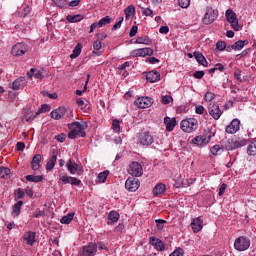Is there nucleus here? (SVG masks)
<instances>
[{
	"label": "nucleus",
	"mask_w": 256,
	"mask_h": 256,
	"mask_svg": "<svg viewBox=\"0 0 256 256\" xmlns=\"http://www.w3.org/2000/svg\"><path fill=\"white\" fill-rule=\"evenodd\" d=\"M251 247V240L245 236L238 237L234 242V248L236 251H247Z\"/></svg>",
	"instance_id": "nucleus-6"
},
{
	"label": "nucleus",
	"mask_w": 256,
	"mask_h": 256,
	"mask_svg": "<svg viewBox=\"0 0 256 256\" xmlns=\"http://www.w3.org/2000/svg\"><path fill=\"white\" fill-rule=\"evenodd\" d=\"M131 57H151L153 55V49L146 48H138L130 52Z\"/></svg>",
	"instance_id": "nucleus-13"
},
{
	"label": "nucleus",
	"mask_w": 256,
	"mask_h": 256,
	"mask_svg": "<svg viewBox=\"0 0 256 256\" xmlns=\"http://www.w3.org/2000/svg\"><path fill=\"white\" fill-rule=\"evenodd\" d=\"M66 167L70 173V175H75V173H77V175L79 177H81V175H83L84 170L82 166H79V164L75 161H73L72 159H69L66 163Z\"/></svg>",
	"instance_id": "nucleus-8"
},
{
	"label": "nucleus",
	"mask_w": 256,
	"mask_h": 256,
	"mask_svg": "<svg viewBox=\"0 0 256 256\" xmlns=\"http://www.w3.org/2000/svg\"><path fill=\"white\" fill-rule=\"evenodd\" d=\"M97 255V243L90 242L84 245L78 251V256H96Z\"/></svg>",
	"instance_id": "nucleus-4"
},
{
	"label": "nucleus",
	"mask_w": 256,
	"mask_h": 256,
	"mask_svg": "<svg viewBox=\"0 0 256 256\" xmlns=\"http://www.w3.org/2000/svg\"><path fill=\"white\" fill-rule=\"evenodd\" d=\"M134 105L138 109H149L153 105V99L151 97L143 96L135 100Z\"/></svg>",
	"instance_id": "nucleus-12"
},
{
	"label": "nucleus",
	"mask_w": 256,
	"mask_h": 256,
	"mask_svg": "<svg viewBox=\"0 0 256 256\" xmlns=\"http://www.w3.org/2000/svg\"><path fill=\"white\" fill-rule=\"evenodd\" d=\"M154 141L155 140L153 135H151V132L149 131H141L138 134V143L143 147H149V145H153Z\"/></svg>",
	"instance_id": "nucleus-5"
},
{
	"label": "nucleus",
	"mask_w": 256,
	"mask_h": 256,
	"mask_svg": "<svg viewBox=\"0 0 256 256\" xmlns=\"http://www.w3.org/2000/svg\"><path fill=\"white\" fill-rule=\"evenodd\" d=\"M165 191H166V186H165V184L159 183V184H157V185L154 187V189H153V194H154L155 196H157V195H162V193H165Z\"/></svg>",
	"instance_id": "nucleus-30"
},
{
	"label": "nucleus",
	"mask_w": 256,
	"mask_h": 256,
	"mask_svg": "<svg viewBox=\"0 0 256 256\" xmlns=\"http://www.w3.org/2000/svg\"><path fill=\"white\" fill-rule=\"evenodd\" d=\"M50 107L48 104H43L41 108L36 112V115H40V113H47L49 111Z\"/></svg>",
	"instance_id": "nucleus-54"
},
{
	"label": "nucleus",
	"mask_w": 256,
	"mask_h": 256,
	"mask_svg": "<svg viewBox=\"0 0 256 256\" xmlns=\"http://www.w3.org/2000/svg\"><path fill=\"white\" fill-rule=\"evenodd\" d=\"M215 71L223 72V71H225V66H223V64H221V63H218V64L215 65L214 68H211L209 70V73H215Z\"/></svg>",
	"instance_id": "nucleus-51"
},
{
	"label": "nucleus",
	"mask_w": 256,
	"mask_h": 256,
	"mask_svg": "<svg viewBox=\"0 0 256 256\" xmlns=\"http://www.w3.org/2000/svg\"><path fill=\"white\" fill-rule=\"evenodd\" d=\"M150 245L155 247L157 251H165V243L161 241V239L156 238L155 236L150 237L149 239Z\"/></svg>",
	"instance_id": "nucleus-17"
},
{
	"label": "nucleus",
	"mask_w": 256,
	"mask_h": 256,
	"mask_svg": "<svg viewBox=\"0 0 256 256\" xmlns=\"http://www.w3.org/2000/svg\"><path fill=\"white\" fill-rule=\"evenodd\" d=\"M70 179H71V176L59 174L58 183L59 185H61V183L62 185H68V183H70Z\"/></svg>",
	"instance_id": "nucleus-42"
},
{
	"label": "nucleus",
	"mask_w": 256,
	"mask_h": 256,
	"mask_svg": "<svg viewBox=\"0 0 256 256\" xmlns=\"http://www.w3.org/2000/svg\"><path fill=\"white\" fill-rule=\"evenodd\" d=\"M171 101H173V97L166 95L162 97V103L164 105H169V103H171Z\"/></svg>",
	"instance_id": "nucleus-57"
},
{
	"label": "nucleus",
	"mask_w": 256,
	"mask_h": 256,
	"mask_svg": "<svg viewBox=\"0 0 256 256\" xmlns=\"http://www.w3.org/2000/svg\"><path fill=\"white\" fill-rule=\"evenodd\" d=\"M25 85H27V80L25 79V77H20L12 83V89L14 91H19V89H23Z\"/></svg>",
	"instance_id": "nucleus-21"
},
{
	"label": "nucleus",
	"mask_w": 256,
	"mask_h": 256,
	"mask_svg": "<svg viewBox=\"0 0 256 256\" xmlns=\"http://www.w3.org/2000/svg\"><path fill=\"white\" fill-rule=\"evenodd\" d=\"M205 76V72L203 71H196L194 74H193V77L195 79H203V77Z\"/></svg>",
	"instance_id": "nucleus-62"
},
{
	"label": "nucleus",
	"mask_w": 256,
	"mask_h": 256,
	"mask_svg": "<svg viewBox=\"0 0 256 256\" xmlns=\"http://www.w3.org/2000/svg\"><path fill=\"white\" fill-rule=\"evenodd\" d=\"M183 253L184 252L182 248H177L170 254V256H183Z\"/></svg>",
	"instance_id": "nucleus-60"
},
{
	"label": "nucleus",
	"mask_w": 256,
	"mask_h": 256,
	"mask_svg": "<svg viewBox=\"0 0 256 256\" xmlns=\"http://www.w3.org/2000/svg\"><path fill=\"white\" fill-rule=\"evenodd\" d=\"M139 187H141V182L137 178H128L125 182V189H127V191H130L131 193L137 191Z\"/></svg>",
	"instance_id": "nucleus-14"
},
{
	"label": "nucleus",
	"mask_w": 256,
	"mask_h": 256,
	"mask_svg": "<svg viewBox=\"0 0 256 256\" xmlns=\"http://www.w3.org/2000/svg\"><path fill=\"white\" fill-rule=\"evenodd\" d=\"M9 175H11V170L9 168H0V179H8Z\"/></svg>",
	"instance_id": "nucleus-43"
},
{
	"label": "nucleus",
	"mask_w": 256,
	"mask_h": 256,
	"mask_svg": "<svg viewBox=\"0 0 256 256\" xmlns=\"http://www.w3.org/2000/svg\"><path fill=\"white\" fill-rule=\"evenodd\" d=\"M155 223H156V227H157L158 231H163L167 221L163 220V219H157V220H155Z\"/></svg>",
	"instance_id": "nucleus-47"
},
{
	"label": "nucleus",
	"mask_w": 256,
	"mask_h": 256,
	"mask_svg": "<svg viewBox=\"0 0 256 256\" xmlns=\"http://www.w3.org/2000/svg\"><path fill=\"white\" fill-rule=\"evenodd\" d=\"M208 111H209V115H211V117H213L215 119V121L220 119V117L222 115L221 108H219V104H217L215 102H211L208 105Z\"/></svg>",
	"instance_id": "nucleus-15"
},
{
	"label": "nucleus",
	"mask_w": 256,
	"mask_h": 256,
	"mask_svg": "<svg viewBox=\"0 0 256 256\" xmlns=\"http://www.w3.org/2000/svg\"><path fill=\"white\" fill-rule=\"evenodd\" d=\"M227 47V44L225 43V41H219L216 43V49H218V51H225Z\"/></svg>",
	"instance_id": "nucleus-53"
},
{
	"label": "nucleus",
	"mask_w": 256,
	"mask_h": 256,
	"mask_svg": "<svg viewBox=\"0 0 256 256\" xmlns=\"http://www.w3.org/2000/svg\"><path fill=\"white\" fill-rule=\"evenodd\" d=\"M180 129L184 133H195L199 129V120L196 118H186L180 122Z\"/></svg>",
	"instance_id": "nucleus-2"
},
{
	"label": "nucleus",
	"mask_w": 256,
	"mask_h": 256,
	"mask_svg": "<svg viewBox=\"0 0 256 256\" xmlns=\"http://www.w3.org/2000/svg\"><path fill=\"white\" fill-rule=\"evenodd\" d=\"M224 148L226 151H235L233 139H228L224 144Z\"/></svg>",
	"instance_id": "nucleus-48"
},
{
	"label": "nucleus",
	"mask_w": 256,
	"mask_h": 256,
	"mask_svg": "<svg viewBox=\"0 0 256 256\" xmlns=\"http://www.w3.org/2000/svg\"><path fill=\"white\" fill-rule=\"evenodd\" d=\"M57 165V153H53L52 157L47 161L46 171H53Z\"/></svg>",
	"instance_id": "nucleus-25"
},
{
	"label": "nucleus",
	"mask_w": 256,
	"mask_h": 256,
	"mask_svg": "<svg viewBox=\"0 0 256 256\" xmlns=\"http://www.w3.org/2000/svg\"><path fill=\"white\" fill-rule=\"evenodd\" d=\"M73 217H75V213H69L60 219V223H62V225H69V223L73 221Z\"/></svg>",
	"instance_id": "nucleus-35"
},
{
	"label": "nucleus",
	"mask_w": 256,
	"mask_h": 256,
	"mask_svg": "<svg viewBox=\"0 0 256 256\" xmlns=\"http://www.w3.org/2000/svg\"><path fill=\"white\" fill-rule=\"evenodd\" d=\"M124 13L126 15V19H129V17H133L135 15V6L130 5L125 10Z\"/></svg>",
	"instance_id": "nucleus-44"
},
{
	"label": "nucleus",
	"mask_w": 256,
	"mask_h": 256,
	"mask_svg": "<svg viewBox=\"0 0 256 256\" xmlns=\"http://www.w3.org/2000/svg\"><path fill=\"white\" fill-rule=\"evenodd\" d=\"M142 15L145 17H153V10L149 8H142Z\"/></svg>",
	"instance_id": "nucleus-56"
},
{
	"label": "nucleus",
	"mask_w": 256,
	"mask_h": 256,
	"mask_svg": "<svg viewBox=\"0 0 256 256\" xmlns=\"http://www.w3.org/2000/svg\"><path fill=\"white\" fill-rule=\"evenodd\" d=\"M227 190V184L223 183L220 188H219V192L218 195L221 197L222 195H224L225 191Z\"/></svg>",
	"instance_id": "nucleus-64"
},
{
	"label": "nucleus",
	"mask_w": 256,
	"mask_h": 256,
	"mask_svg": "<svg viewBox=\"0 0 256 256\" xmlns=\"http://www.w3.org/2000/svg\"><path fill=\"white\" fill-rule=\"evenodd\" d=\"M127 172L132 177H141L143 175V166L139 162H131L128 166Z\"/></svg>",
	"instance_id": "nucleus-10"
},
{
	"label": "nucleus",
	"mask_w": 256,
	"mask_h": 256,
	"mask_svg": "<svg viewBox=\"0 0 256 256\" xmlns=\"http://www.w3.org/2000/svg\"><path fill=\"white\" fill-rule=\"evenodd\" d=\"M146 79L149 83H157L161 79V74L158 71H150L146 75Z\"/></svg>",
	"instance_id": "nucleus-23"
},
{
	"label": "nucleus",
	"mask_w": 256,
	"mask_h": 256,
	"mask_svg": "<svg viewBox=\"0 0 256 256\" xmlns=\"http://www.w3.org/2000/svg\"><path fill=\"white\" fill-rule=\"evenodd\" d=\"M190 225L192 227L193 233H199V231L203 229V220H201V218H195Z\"/></svg>",
	"instance_id": "nucleus-24"
},
{
	"label": "nucleus",
	"mask_w": 256,
	"mask_h": 256,
	"mask_svg": "<svg viewBox=\"0 0 256 256\" xmlns=\"http://www.w3.org/2000/svg\"><path fill=\"white\" fill-rule=\"evenodd\" d=\"M224 149L223 147H220L219 144L214 145L211 149L210 152L212 153V155L217 156V155H221V153H223Z\"/></svg>",
	"instance_id": "nucleus-41"
},
{
	"label": "nucleus",
	"mask_w": 256,
	"mask_h": 256,
	"mask_svg": "<svg viewBox=\"0 0 256 256\" xmlns=\"http://www.w3.org/2000/svg\"><path fill=\"white\" fill-rule=\"evenodd\" d=\"M93 47H94L95 51L101 50V47H103L101 40H96L93 44Z\"/></svg>",
	"instance_id": "nucleus-61"
},
{
	"label": "nucleus",
	"mask_w": 256,
	"mask_h": 256,
	"mask_svg": "<svg viewBox=\"0 0 256 256\" xmlns=\"http://www.w3.org/2000/svg\"><path fill=\"white\" fill-rule=\"evenodd\" d=\"M81 49H83V46L78 43L73 49V53L70 55V59H77V57L81 55Z\"/></svg>",
	"instance_id": "nucleus-37"
},
{
	"label": "nucleus",
	"mask_w": 256,
	"mask_h": 256,
	"mask_svg": "<svg viewBox=\"0 0 256 256\" xmlns=\"http://www.w3.org/2000/svg\"><path fill=\"white\" fill-rule=\"evenodd\" d=\"M65 113H67V108L65 107H59L55 110H53L50 115L52 119H55L56 121H59V119H63L65 117Z\"/></svg>",
	"instance_id": "nucleus-18"
},
{
	"label": "nucleus",
	"mask_w": 256,
	"mask_h": 256,
	"mask_svg": "<svg viewBox=\"0 0 256 256\" xmlns=\"http://www.w3.org/2000/svg\"><path fill=\"white\" fill-rule=\"evenodd\" d=\"M76 103H77L78 107H80V109L82 111H84V113H87V111H89V109H91V106L89 104L85 103V101H83L82 98H78L76 100Z\"/></svg>",
	"instance_id": "nucleus-31"
},
{
	"label": "nucleus",
	"mask_w": 256,
	"mask_h": 256,
	"mask_svg": "<svg viewBox=\"0 0 256 256\" xmlns=\"http://www.w3.org/2000/svg\"><path fill=\"white\" fill-rule=\"evenodd\" d=\"M217 17H219V11L215 10L211 6H208L206 8L204 17L202 18V23L204 25H211V23H214L215 21H217Z\"/></svg>",
	"instance_id": "nucleus-3"
},
{
	"label": "nucleus",
	"mask_w": 256,
	"mask_h": 256,
	"mask_svg": "<svg viewBox=\"0 0 256 256\" xmlns=\"http://www.w3.org/2000/svg\"><path fill=\"white\" fill-rule=\"evenodd\" d=\"M111 24V17L105 16L104 18H101L98 22V27H105V25Z\"/></svg>",
	"instance_id": "nucleus-46"
},
{
	"label": "nucleus",
	"mask_w": 256,
	"mask_h": 256,
	"mask_svg": "<svg viewBox=\"0 0 256 256\" xmlns=\"http://www.w3.org/2000/svg\"><path fill=\"white\" fill-rule=\"evenodd\" d=\"M112 129L115 133H120L121 131V125L119 120H113L112 122Z\"/></svg>",
	"instance_id": "nucleus-49"
},
{
	"label": "nucleus",
	"mask_w": 256,
	"mask_h": 256,
	"mask_svg": "<svg viewBox=\"0 0 256 256\" xmlns=\"http://www.w3.org/2000/svg\"><path fill=\"white\" fill-rule=\"evenodd\" d=\"M36 235L37 234L35 232L28 231L24 234L23 239L24 241H26L27 245H30V247H33V245L35 244V241H37L35 239Z\"/></svg>",
	"instance_id": "nucleus-19"
},
{
	"label": "nucleus",
	"mask_w": 256,
	"mask_h": 256,
	"mask_svg": "<svg viewBox=\"0 0 256 256\" xmlns=\"http://www.w3.org/2000/svg\"><path fill=\"white\" fill-rule=\"evenodd\" d=\"M233 45H234V51H241V49H243V47H245V45H249V41L248 40H238Z\"/></svg>",
	"instance_id": "nucleus-34"
},
{
	"label": "nucleus",
	"mask_w": 256,
	"mask_h": 256,
	"mask_svg": "<svg viewBox=\"0 0 256 256\" xmlns=\"http://www.w3.org/2000/svg\"><path fill=\"white\" fill-rule=\"evenodd\" d=\"M69 183H70V185H74L76 187H79V185H81V180L70 176V182Z\"/></svg>",
	"instance_id": "nucleus-55"
},
{
	"label": "nucleus",
	"mask_w": 256,
	"mask_h": 256,
	"mask_svg": "<svg viewBox=\"0 0 256 256\" xmlns=\"http://www.w3.org/2000/svg\"><path fill=\"white\" fill-rule=\"evenodd\" d=\"M31 12V8H29V5L24 4L22 7L19 8L18 10V15L19 17H27L29 13Z\"/></svg>",
	"instance_id": "nucleus-29"
},
{
	"label": "nucleus",
	"mask_w": 256,
	"mask_h": 256,
	"mask_svg": "<svg viewBox=\"0 0 256 256\" xmlns=\"http://www.w3.org/2000/svg\"><path fill=\"white\" fill-rule=\"evenodd\" d=\"M247 153L250 156L256 155V138L250 142L247 148Z\"/></svg>",
	"instance_id": "nucleus-36"
},
{
	"label": "nucleus",
	"mask_w": 256,
	"mask_h": 256,
	"mask_svg": "<svg viewBox=\"0 0 256 256\" xmlns=\"http://www.w3.org/2000/svg\"><path fill=\"white\" fill-rule=\"evenodd\" d=\"M194 57H195L197 63H199L200 65H203V67H207L208 62H207V59H205V56H203V53H201L199 51H195Z\"/></svg>",
	"instance_id": "nucleus-26"
},
{
	"label": "nucleus",
	"mask_w": 256,
	"mask_h": 256,
	"mask_svg": "<svg viewBox=\"0 0 256 256\" xmlns=\"http://www.w3.org/2000/svg\"><path fill=\"white\" fill-rule=\"evenodd\" d=\"M21 207H23V201L19 200L12 207V217H19L21 215Z\"/></svg>",
	"instance_id": "nucleus-27"
},
{
	"label": "nucleus",
	"mask_w": 256,
	"mask_h": 256,
	"mask_svg": "<svg viewBox=\"0 0 256 256\" xmlns=\"http://www.w3.org/2000/svg\"><path fill=\"white\" fill-rule=\"evenodd\" d=\"M32 171H39L41 169V154H36L33 156L31 161Z\"/></svg>",
	"instance_id": "nucleus-22"
},
{
	"label": "nucleus",
	"mask_w": 256,
	"mask_h": 256,
	"mask_svg": "<svg viewBox=\"0 0 256 256\" xmlns=\"http://www.w3.org/2000/svg\"><path fill=\"white\" fill-rule=\"evenodd\" d=\"M210 142L211 134L199 135L192 139L193 145H197L198 147H205V145H209Z\"/></svg>",
	"instance_id": "nucleus-11"
},
{
	"label": "nucleus",
	"mask_w": 256,
	"mask_h": 256,
	"mask_svg": "<svg viewBox=\"0 0 256 256\" xmlns=\"http://www.w3.org/2000/svg\"><path fill=\"white\" fill-rule=\"evenodd\" d=\"M178 5L182 9H187L191 5V0H178Z\"/></svg>",
	"instance_id": "nucleus-50"
},
{
	"label": "nucleus",
	"mask_w": 256,
	"mask_h": 256,
	"mask_svg": "<svg viewBox=\"0 0 256 256\" xmlns=\"http://www.w3.org/2000/svg\"><path fill=\"white\" fill-rule=\"evenodd\" d=\"M226 19L234 31H239L241 29V26H239V19H237V14L232 9H228L226 11Z\"/></svg>",
	"instance_id": "nucleus-7"
},
{
	"label": "nucleus",
	"mask_w": 256,
	"mask_h": 256,
	"mask_svg": "<svg viewBox=\"0 0 256 256\" xmlns=\"http://www.w3.org/2000/svg\"><path fill=\"white\" fill-rule=\"evenodd\" d=\"M213 99H215V93H213V92H207L204 95V101L211 102V101H213Z\"/></svg>",
	"instance_id": "nucleus-52"
},
{
	"label": "nucleus",
	"mask_w": 256,
	"mask_h": 256,
	"mask_svg": "<svg viewBox=\"0 0 256 256\" xmlns=\"http://www.w3.org/2000/svg\"><path fill=\"white\" fill-rule=\"evenodd\" d=\"M240 125H241V121H239V119L232 120L230 125L226 127V133H229L231 135H233L234 133H237V131H239L240 129Z\"/></svg>",
	"instance_id": "nucleus-16"
},
{
	"label": "nucleus",
	"mask_w": 256,
	"mask_h": 256,
	"mask_svg": "<svg viewBox=\"0 0 256 256\" xmlns=\"http://www.w3.org/2000/svg\"><path fill=\"white\" fill-rule=\"evenodd\" d=\"M66 19L69 23H79V21H83V15H68Z\"/></svg>",
	"instance_id": "nucleus-38"
},
{
	"label": "nucleus",
	"mask_w": 256,
	"mask_h": 256,
	"mask_svg": "<svg viewBox=\"0 0 256 256\" xmlns=\"http://www.w3.org/2000/svg\"><path fill=\"white\" fill-rule=\"evenodd\" d=\"M120 217L121 216L118 214L117 211H111L108 214V219H109V221H111V223H117V221H119Z\"/></svg>",
	"instance_id": "nucleus-40"
},
{
	"label": "nucleus",
	"mask_w": 256,
	"mask_h": 256,
	"mask_svg": "<svg viewBox=\"0 0 256 256\" xmlns=\"http://www.w3.org/2000/svg\"><path fill=\"white\" fill-rule=\"evenodd\" d=\"M233 145H234V150L241 149V147H245V145H247V140L243 138L233 139Z\"/></svg>",
	"instance_id": "nucleus-32"
},
{
	"label": "nucleus",
	"mask_w": 256,
	"mask_h": 256,
	"mask_svg": "<svg viewBox=\"0 0 256 256\" xmlns=\"http://www.w3.org/2000/svg\"><path fill=\"white\" fill-rule=\"evenodd\" d=\"M195 113H197V115H203V113H205V107H203L202 105L196 106Z\"/></svg>",
	"instance_id": "nucleus-58"
},
{
	"label": "nucleus",
	"mask_w": 256,
	"mask_h": 256,
	"mask_svg": "<svg viewBox=\"0 0 256 256\" xmlns=\"http://www.w3.org/2000/svg\"><path fill=\"white\" fill-rule=\"evenodd\" d=\"M137 31H139V28L137 26H132L130 29L129 36L135 37V35H137Z\"/></svg>",
	"instance_id": "nucleus-63"
},
{
	"label": "nucleus",
	"mask_w": 256,
	"mask_h": 256,
	"mask_svg": "<svg viewBox=\"0 0 256 256\" xmlns=\"http://www.w3.org/2000/svg\"><path fill=\"white\" fill-rule=\"evenodd\" d=\"M53 3L56 5V7H59L60 9H67V6L69 3H67V0H52Z\"/></svg>",
	"instance_id": "nucleus-45"
},
{
	"label": "nucleus",
	"mask_w": 256,
	"mask_h": 256,
	"mask_svg": "<svg viewBox=\"0 0 256 256\" xmlns=\"http://www.w3.org/2000/svg\"><path fill=\"white\" fill-rule=\"evenodd\" d=\"M26 180H28L30 183H41V181H43V176L27 175Z\"/></svg>",
	"instance_id": "nucleus-39"
},
{
	"label": "nucleus",
	"mask_w": 256,
	"mask_h": 256,
	"mask_svg": "<svg viewBox=\"0 0 256 256\" xmlns=\"http://www.w3.org/2000/svg\"><path fill=\"white\" fill-rule=\"evenodd\" d=\"M123 17L119 18V21L113 25L112 29L113 31H116V29H121V25L123 24Z\"/></svg>",
	"instance_id": "nucleus-59"
},
{
	"label": "nucleus",
	"mask_w": 256,
	"mask_h": 256,
	"mask_svg": "<svg viewBox=\"0 0 256 256\" xmlns=\"http://www.w3.org/2000/svg\"><path fill=\"white\" fill-rule=\"evenodd\" d=\"M107 177H109V170L99 173L96 178V183H105V181H107Z\"/></svg>",
	"instance_id": "nucleus-33"
},
{
	"label": "nucleus",
	"mask_w": 256,
	"mask_h": 256,
	"mask_svg": "<svg viewBox=\"0 0 256 256\" xmlns=\"http://www.w3.org/2000/svg\"><path fill=\"white\" fill-rule=\"evenodd\" d=\"M70 132L68 133L69 139H77V137H86L84 129H87V123L74 122L68 125Z\"/></svg>",
	"instance_id": "nucleus-1"
},
{
	"label": "nucleus",
	"mask_w": 256,
	"mask_h": 256,
	"mask_svg": "<svg viewBox=\"0 0 256 256\" xmlns=\"http://www.w3.org/2000/svg\"><path fill=\"white\" fill-rule=\"evenodd\" d=\"M135 43L138 45H151L153 41L148 36H140L136 38Z\"/></svg>",
	"instance_id": "nucleus-28"
},
{
	"label": "nucleus",
	"mask_w": 256,
	"mask_h": 256,
	"mask_svg": "<svg viewBox=\"0 0 256 256\" xmlns=\"http://www.w3.org/2000/svg\"><path fill=\"white\" fill-rule=\"evenodd\" d=\"M29 51V46L25 43H17L12 47L11 53L13 57H22Z\"/></svg>",
	"instance_id": "nucleus-9"
},
{
	"label": "nucleus",
	"mask_w": 256,
	"mask_h": 256,
	"mask_svg": "<svg viewBox=\"0 0 256 256\" xmlns=\"http://www.w3.org/2000/svg\"><path fill=\"white\" fill-rule=\"evenodd\" d=\"M164 125H166V131L171 133V131H173V129H175V127L177 125V119L176 118L165 117L164 118Z\"/></svg>",
	"instance_id": "nucleus-20"
}]
</instances>
